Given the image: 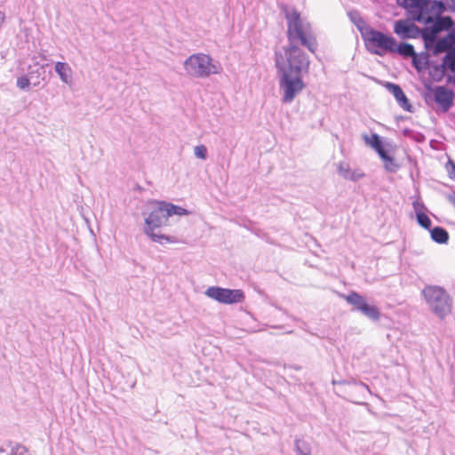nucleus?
I'll list each match as a JSON object with an SVG mask.
<instances>
[{
	"mask_svg": "<svg viewBox=\"0 0 455 455\" xmlns=\"http://www.w3.org/2000/svg\"><path fill=\"white\" fill-rule=\"evenodd\" d=\"M310 61L301 49L290 48L275 52V67L283 103H291L305 87L302 75L308 72Z\"/></svg>",
	"mask_w": 455,
	"mask_h": 455,
	"instance_id": "nucleus-1",
	"label": "nucleus"
},
{
	"mask_svg": "<svg viewBox=\"0 0 455 455\" xmlns=\"http://www.w3.org/2000/svg\"><path fill=\"white\" fill-rule=\"evenodd\" d=\"M285 19L287 20V37L289 44L284 46L279 52H285L293 47L299 49L296 44L299 42L301 45L307 47L311 52H315L317 44L312 33L310 24L300 17L299 12L295 9H284Z\"/></svg>",
	"mask_w": 455,
	"mask_h": 455,
	"instance_id": "nucleus-2",
	"label": "nucleus"
},
{
	"mask_svg": "<svg viewBox=\"0 0 455 455\" xmlns=\"http://www.w3.org/2000/svg\"><path fill=\"white\" fill-rule=\"evenodd\" d=\"M186 74L193 78H207L220 74L221 64L210 55L198 52L187 58L183 64Z\"/></svg>",
	"mask_w": 455,
	"mask_h": 455,
	"instance_id": "nucleus-3",
	"label": "nucleus"
},
{
	"mask_svg": "<svg viewBox=\"0 0 455 455\" xmlns=\"http://www.w3.org/2000/svg\"><path fill=\"white\" fill-rule=\"evenodd\" d=\"M149 212H143L145 217L144 233L148 235L152 241L161 244L166 242H172L169 236L158 233H155V229L164 225L168 221V216L165 215V202L154 201L148 204Z\"/></svg>",
	"mask_w": 455,
	"mask_h": 455,
	"instance_id": "nucleus-4",
	"label": "nucleus"
},
{
	"mask_svg": "<svg viewBox=\"0 0 455 455\" xmlns=\"http://www.w3.org/2000/svg\"><path fill=\"white\" fill-rule=\"evenodd\" d=\"M422 295L429 307L440 319H444L452 309V299L441 286L427 285Z\"/></svg>",
	"mask_w": 455,
	"mask_h": 455,
	"instance_id": "nucleus-5",
	"label": "nucleus"
},
{
	"mask_svg": "<svg viewBox=\"0 0 455 455\" xmlns=\"http://www.w3.org/2000/svg\"><path fill=\"white\" fill-rule=\"evenodd\" d=\"M362 137L364 143L379 155L384 164L385 170L392 173L396 172L399 169V164L394 157L388 155V152L392 149L391 143L387 141L383 142L380 136L377 133H372L371 135L363 134Z\"/></svg>",
	"mask_w": 455,
	"mask_h": 455,
	"instance_id": "nucleus-6",
	"label": "nucleus"
},
{
	"mask_svg": "<svg viewBox=\"0 0 455 455\" xmlns=\"http://www.w3.org/2000/svg\"><path fill=\"white\" fill-rule=\"evenodd\" d=\"M362 37L365 42L367 49L374 54L382 55L379 50L391 52L394 51L395 46H396V40L394 37L387 36L371 28L365 31Z\"/></svg>",
	"mask_w": 455,
	"mask_h": 455,
	"instance_id": "nucleus-7",
	"label": "nucleus"
},
{
	"mask_svg": "<svg viewBox=\"0 0 455 455\" xmlns=\"http://www.w3.org/2000/svg\"><path fill=\"white\" fill-rule=\"evenodd\" d=\"M346 301L353 306L354 310L360 312L362 315L372 321H378L380 318L379 309L373 304H369L366 299L355 291H351L344 296Z\"/></svg>",
	"mask_w": 455,
	"mask_h": 455,
	"instance_id": "nucleus-8",
	"label": "nucleus"
},
{
	"mask_svg": "<svg viewBox=\"0 0 455 455\" xmlns=\"http://www.w3.org/2000/svg\"><path fill=\"white\" fill-rule=\"evenodd\" d=\"M205 295L222 304H235L244 299L242 290H231L218 286H211L205 291Z\"/></svg>",
	"mask_w": 455,
	"mask_h": 455,
	"instance_id": "nucleus-9",
	"label": "nucleus"
},
{
	"mask_svg": "<svg viewBox=\"0 0 455 455\" xmlns=\"http://www.w3.org/2000/svg\"><path fill=\"white\" fill-rule=\"evenodd\" d=\"M52 68L57 72V63L49 65L47 63L40 64L37 61H33L27 68V74L30 76L31 79H35V86H38L41 82H45L52 77Z\"/></svg>",
	"mask_w": 455,
	"mask_h": 455,
	"instance_id": "nucleus-10",
	"label": "nucleus"
},
{
	"mask_svg": "<svg viewBox=\"0 0 455 455\" xmlns=\"http://www.w3.org/2000/svg\"><path fill=\"white\" fill-rule=\"evenodd\" d=\"M394 32L402 39H415L420 36L421 28L409 20H398L394 24Z\"/></svg>",
	"mask_w": 455,
	"mask_h": 455,
	"instance_id": "nucleus-11",
	"label": "nucleus"
},
{
	"mask_svg": "<svg viewBox=\"0 0 455 455\" xmlns=\"http://www.w3.org/2000/svg\"><path fill=\"white\" fill-rule=\"evenodd\" d=\"M432 94L439 107L444 112L448 111L453 103L454 94L452 91L445 86H435L432 89Z\"/></svg>",
	"mask_w": 455,
	"mask_h": 455,
	"instance_id": "nucleus-12",
	"label": "nucleus"
},
{
	"mask_svg": "<svg viewBox=\"0 0 455 455\" xmlns=\"http://www.w3.org/2000/svg\"><path fill=\"white\" fill-rule=\"evenodd\" d=\"M432 14L433 12L429 7V0H427L420 8H415L412 12L409 13L412 20L424 24H431L434 22V17Z\"/></svg>",
	"mask_w": 455,
	"mask_h": 455,
	"instance_id": "nucleus-13",
	"label": "nucleus"
},
{
	"mask_svg": "<svg viewBox=\"0 0 455 455\" xmlns=\"http://www.w3.org/2000/svg\"><path fill=\"white\" fill-rule=\"evenodd\" d=\"M385 87L390 93H392L394 95L397 103L403 109L409 111V112L411 111V106L409 103V100H408L406 95L403 93V90L401 89V87L398 84L387 82L385 84Z\"/></svg>",
	"mask_w": 455,
	"mask_h": 455,
	"instance_id": "nucleus-14",
	"label": "nucleus"
},
{
	"mask_svg": "<svg viewBox=\"0 0 455 455\" xmlns=\"http://www.w3.org/2000/svg\"><path fill=\"white\" fill-rule=\"evenodd\" d=\"M349 20L357 28V29L360 31L362 36H363V33L371 28V27L365 22V20L361 16L360 12L358 11H350L347 13Z\"/></svg>",
	"mask_w": 455,
	"mask_h": 455,
	"instance_id": "nucleus-15",
	"label": "nucleus"
},
{
	"mask_svg": "<svg viewBox=\"0 0 455 455\" xmlns=\"http://www.w3.org/2000/svg\"><path fill=\"white\" fill-rule=\"evenodd\" d=\"M439 32L433 27H427L421 29L420 36L424 40L425 47L429 49L436 43V36Z\"/></svg>",
	"mask_w": 455,
	"mask_h": 455,
	"instance_id": "nucleus-16",
	"label": "nucleus"
},
{
	"mask_svg": "<svg viewBox=\"0 0 455 455\" xmlns=\"http://www.w3.org/2000/svg\"><path fill=\"white\" fill-rule=\"evenodd\" d=\"M59 77L69 87L74 85L72 70L67 63L59 61Z\"/></svg>",
	"mask_w": 455,
	"mask_h": 455,
	"instance_id": "nucleus-17",
	"label": "nucleus"
},
{
	"mask_svg": "<svg viewBox=\"0 0 455 455\" xmlns=\"http://www.w3.org/2000/svg\"><path fill=\"white\" fill-rule=\"evenodd\" d=\"M431 24L440 33L443 30L450 29L453 26V20L450 16L437 15Z\"/></svg>",
	"mask_w": 455,
	"mask_h": 455,
	"instance_id": "nucleus-18",
	"label": "nucleus"
},
{
	"mask_svg": "<svg viewBox=\"0 0 455 455\" xmlns=\"http://www.w3.org/2000/svg\"><path fill=\"white\" fill-rule=\"evenodd\" d=\"M413 208L416 212L417 221L419 225H420L422 228L426 229H429L431 226V220L427 214L420 212L422 205L419 202H414Z\"/></svg>",
	"mask_w": 455,
	"mask_h": 455,
	"instance_id": "nucleus-19",
	"label": "nucleus"
},
{
	"mask_svg": "<svg viewBox=\"0 0 455 455\" xmlns=\"http://www.w3.org/2000/svg\"><path fill=\"white\" fill-rule=\"evenodd\" d=\"M391 52H397L398 54L405 58H412L416 54L413 45L408 43H401L398 45L396 44V46H395L394 51H391Z\"/></svg>",
	"mask_w": 455,
	"mask_h": 455,
	"instance_id": "nucleus-20",
	"label": "nucleus"
},
{
	"mask_svg": "<svg viewBox=\"0 0 455 455\" xmlns=\"http://www.w3.org/2000/svg\"><path fill=\"white\" fill-rule=\"evenodd\" d=\"M431 238L438 243H446L449 239L448 232L441 228L435 227L430 230Z\"/></svg>",
	"mask_w": 455,
	"mask_h": 455,
	"instance_id": "nucleus-21",
	"label": "nucleus"
},
{
	"mask_svg": "<svg viewBox=\"0 0 455 455\" xmlns=\"http://www.w3.org/2000/svg\"><path fill=\"white\" fill-rule=\"evenodd\" d=\"M427 0H397V4L408 11L412 12L415 8H420Z\"/></svg>",
	"mask_w": 455,
	"mask_h": 455,
	"instance_id": "nucleus-22",
	"label": "nucleus"
},
{
	"mask_svg": "<svg viewBox=\"0 0 455 455\" xmlns=\"http://www.w3.org/2000/svg\"><path fill=\"white\" fill-rule=\"evenodd\" d=\"M443 70L449 68L452 73H455V48L450 50L443 60L441 65Z\"/></svg>",
	"mask_w": 455,
	"mask_h": 455,
	"instance_id": "nucleus-23",
	"label": "nucleus"
},
{
	"mask_svg": "<svg viewBox=\"0 0 455 455\" xmlns=\"http://www.w3.org/2000/svg\"><path fill=\"white\" fill-rule=\"evenodd\" d=\"M35 81L26 73L17 78L16 85L22 91H28L31 85L35 86Z\"/></svg>",
	"mask_w": 455,
	"mask_h": 455,
	"instance_id": "nucleus-24",
	"label": "nucleus"
},
{
	"mask_svg": "<svg viewBox=\"0 0 455 455\" xmlns=\"http://www.w3.org/2000/svg\"><path fill=\"white\" fill-rule=\"evenodd\" d=\"M188 213H189L188 211H187L186 209H184L180 206L172 204L171 203H165V215H167L168 218L172 215L182 216V215H188Z\"/></svg>",
	"mask_w": 455,
	"mask_h": 455,
	"instance_id": "nucleus-25",
	"label": "nucleus"
},
{
	"mask_svg": "<svg viewBox=\"0 0 455 455\" xmlns=\"http://www.w3.org/2000/svg\"><path fill=\"white\" fill-rule=\"evenodd\" d=\"M452 48L450 46L449 43L443 37L436 41L433 47V54L437 55L439 53L449 52Z\"/></svg>",
	"mask_w": 455,
	"mask_h": 455,
	"instance_id": "nucleus-26",
	"label": "nucleus"
},
{
	"mask_svg": "<svg viewBox=\"0 0 455 455\" xmlns=\"http://www.w3.org/2000/svg\"><path fill=\"white\" fill-rule=\"evenodd\" d=\"M295 451L297 454L302 453V452H311V446L310 444L300 439L295 440Z\"/></svg>",
	"mask_w": 455,
	"mask_h": 455,
	"instance_id": "nucleus-27",
	"label": "nucleus"
},
{
	"mask_svg": "<svg viewBox=\"0 0 455 455\" xmlns=\"http://www.w3.org/2000/svg\"><path fill=\"white\" fill-rule=\"evenodd\" d=\"M429 7L435 16L441 15L445 11V5L442 1L435 0L431 2L429 0Z\"/></svg>",
	"mask_w": 455,
	"mask_h": 455,
	"instance_id": "nucleus-28",
	"label": "nucleus"
},
{
	"mask_svg": "<svg viewBox=\"0 0 455 455\" xmlns=\"http://www.w3.org/2000/svg\"><path fill=\"white\" fill-rule=\"evenodd\" d=\"M194 154L196 158L204 160L207 157V148L204 145L196 146L194 148Z\"/></svg>",
	"mask_w": 455,
	"mask_h": 455,
	"instance_id": "nucleus-29",
	"label": "nucleus"
},
{
	"mask_svg": "<svg viewBox=\"0 0 455 455\" xmlns=\"http://www.w3.org/2000/svg\"><path fill=\"white\" fill-rule=\"evenodd\" d=\"M338 172L343 178L348 180L351 169L347 164L340 163L338 166Z\"/></svg>",
	"mask_w": 455,
	"mask_h": 455,
	"instance_id": "nucleus-30",
	"label": "nucleus"
},
{
	"mask_svg": "<svg viewBox=\"0 0 455 455\" xmlns=\"http://www.w3.org/2000/svg\"><path fill=\"white\" fill-rule=\"evenodd\" d=\"M363 176H364V174L361 171H359V170L352 171L351 170L348 180L356 181V180H359L360 179H362Z\"/></svg>",
	"mask_w": 455,
	"mask_h": 455,
	"instance_id": "nucleus-31",
	"label": "nucleus"
},
{
	"mask_svg": "<svg viewBox=\"0 0 455 455\" xmlns=\"http://www.w3.org/2000/svg\"><path fill=\"white\" fill-rule=\"evenodd\" d=\"M354 386H355V388L356 389V391H358V392L366 391L369 394L371 393L369 387L363 382H355Z\"/></svg>",
	"mask_w": 455,
	"mask_h": 455,
	"instance_id": "nucleus-32",
	"label": "nucleus"
},
{
	"mask_svg": "<svg viewBox=\"0 0 455 455\" xmlns=\"http://www.w3.org/2000/svg\"><path fill=\"white\" fill-rule=\"evenodd\" d=\"M446 169L450 174V177L455 179V163L452 161H449L448 164H446Z\"/></svg>",
	"mask_w": 455,
	"mask_h": 455,
	"instance_id": "nucleus-33",
	"label": "nucleus"
},
{
	"mask_svg": "<svg viewBox=\"0 0 455 455\" xmlns=\"http://www.w3.org/2000/svg\"><path fill=\"white\" fill-rule=\"evenodd\" d=\"M443 38L446 39V41L449 43L450 46L451 48H453L452 46L455 44V32L454 31L450 32Z\"/></svg>",
	"mask_w": 455,
	"mask_h": 455,
	"instance_id": "nucleus-34",
	"label": "nucleus"
},
{
	"mask_svg": "<svg viewBox=\"0 0 455 455\" xmlns=\"http://www.w3.org/2000/svg\"><path fill=\"white\" fill-rule=\"evenodd\" d=\"M412 65L418 70L421 68V62L417 54L412 57Z\"/></svg>",
	"mask_w": 455,
	"mask_h": 455,
	"instance_id": "nucleus-35",
	"label": "nucleus"
},
{
	"mask_svg": "<svg viewBox=\"0 0 455 455\" xmlns=\"http://www.w3.org/2000/svg\"><path fill=\"white\" fill-rule=\"evenodd\" d=\"M0 455H13L12 451H8L7 448H4L3 445L0 446Z\"/></svg>",
	"mask_w": 455,
	"mask_h": 455,
	"instance_id": "nucleus-36",
	"label": "nucleus"
},
{
	"mask_svg": "<svg viewBox=\"0 0 455 455\" xmlns=\"http://www.w3.org/2000/svg\"><path fill=\"white\" fill-rule=\"evenodd\" d=\"M449 201L455 207V193L449 196Z\"/></svg>",
	"mask_w": 455,
	"mask_h": 455,
	"instance_id": "nucleus-37",
	"label": "nucleus"
},
{
	"mask_svg": "<svg viewBox=\"0 0 455 455\" xmlns=\"http://www.w3.org/2000/svg\"><path fill=\"white\" fill-rule=\"evenodd\" d=\"M4 20H5V14L0 11V27L4 22Z\"/></svg>",
	"mask_w": 455,
	"mask_h": 455,
	"instance_id": "nucleus-38",
	"label": "nucleus"
},
{
	"mask_svg": "<svg viewBox=\"0 0 455 455\" xmlns=\"http://www.w3.org/2000/svg\"><path fill=\"white\" fill-rule=\"evenodd\" d=\"M311 452H302V453H299L297 455H310Z\"/></svg>",
	"mask_w": 455,
	"mask_h": 455,
	"instance_id": "nucleus-39",
	"label": "nucleus"
},
{
	"mask_svg": "<svg viewBox=\"0 0 455 455\" xmlns=\"http://www.w3.org/2000/svg\"><path fill=\"white\" fill-rule=\"evenodd\" d=\"M291 368H293V369H295V370H297V371L300 370V367H299V366H291Z\"/></svg>",
	"mask_w": 455,
	"mask_h": 455,
	"instance_id": "nucleus-40",
	"label": "nucleus"
}]
</instances>
